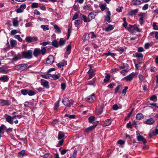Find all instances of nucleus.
<instances>
[{
	"instance_id": "nucleus-31",
	"label": "nucleus",
	"mask_w": 158,
	"mask_h": 158,
	"mask_svg": "<svg viewBox=\"0 0 158 158\" xmlns=\"http://www.w3.org/2000/svg\"><path fill=\"white\" fill-rule=\"evenodd\" d=\"M40 27L44 31L48 30L49 29L48 26L47 25H42Z\"/></svg>"
},
{
	"instance_id": "nucleus-6",
	"label": "nucleus",
	"mask_w": 158,
	"mask_h": 158,
	"mask_svg": "<svg viewBox=\"0 0 158 158\" xmlns=\"http://www.w3.org/2000/svg\"><path fill=\"white\" fill-rule=\"evenodd\" d=\"M62 102L64 105L69 107H70L72 104L69 99L65 96H64Z\"/></svg>"
},
{
	"instance_id": "nucleus-42",
	"label": "nucleus",
	"mask_w": 158,
	"mask_h": 158,
	"mask_svg": "<svg viewBox=\"0 0 158 158\" xmlns=\"http://www.w3.org/2000/svg\"><path fill=\"white\" fill-rule=\"evenodd\" d=\"M134 56L135 57H136L138 58H142L143 57V55L141 53H135L134 54Z\"/></svg>"
},
{
	"instance_id": "nucleus-45",
	"label": "nucleus",
	"mask_w": 158,
	"mask_h": 158,
	"mask_svg": "<svg viewBox=\"0 0 158 158\" xmlns=\"http://www.w3.org/2000/svg\"><path fill=\"white\" fill-rule=\"evenodd\" d=\"M25 40L28 43H30L32 42V37L29 36L26 37V38Z\"/></svg>"
},
{
	"instance_id": "nucleus-43",
	"label": "nucleus",
	"mask_w": 158,
	"mask_h": 158,
	"mask_svg": "<svg viewBox=\"0 0 158 158\" xmlns=\"http://www.w3.org/2000/svg\"><path fill=\"white\" fill-rule=\"evenodd\" d=\"M41 76L44 78L47 79L51 77V75L50 74L48 73L45 75H41Z\"/></svg>"
},
{
	"instance_id": "nucleus-49",
	"label": "nucleus",
	"mask_w": 158,
	"mask_h": 158,
	"mask_svg": "<svg viewBox=\"0 0 158 158\" xmlns=\"http://www.w3.org/2000/svg\"><path fill=\"white\" fill-rule=\"evenodd\" d=\"M52 45L55 47H57L59 45L58 42L56 40H54L52 43Z\"/></svg>"
},
{
	"instance_id": "nucleus-46",
	"label": "nucleus",
	"mask_w": 158,
	"mask_h": 158,
	"mask_svg": "<svg viewBox=\"0 0 158 158\" xmlns=\"http://www.w3.org/2000/svg\"><path fill=\"white\" fill-rule=\"evenodd\" d=\"M104 55H106L107 56H110L112 57H114L115 55V54L114 53H111L109 52H108L107 53H104Z\"/></svg>"
},
{
	"instance_id": "nucleus-35",
	"label": "nucleus",
	"mask_w": 158,
	"mask_h": 158,
	"mask_svg": "<svg viewBox=\"0 0 158 158\" xmlns=\"http://www.w3.org/2000/svg\"><path fill=\"white\" fill-rule=\"evenodd\" d=\"M17 33H19L20 34L21 33V32L20 30H12L11 32V35H14L17 34Z\"/></svg>"
},
{
	"instance_id": "nucleus-34",
	"label": "nucleus",
	"mask_w": 158,
	"mask_h": 158,
	"mask_svg": "<svg viewBox=\"0 0 158 158\" xmlns=\"http://www.w3.org/2000/svg\"><path fill=\"white\" fill-rule=\"evenodd\" d=\"M143 118V115L141 113L138 114L136 116V118L137 119L140 120Z\"/></svg>"
},
{
	"instance_id": "nucleus-47",
	"label": "nucleus",
	"mask_w": 158,
	"mask_h": 158,
	"mask_svg": "<svg viewBox=\"0 0 158 158\" xmlns=\"http://www.w3.org/2000/svg\"><path fill=\"white\" fill-rule=\"evenodd\" d=\"M95 117L94 116H91L89 117L88 120L89 122L91 123H93L95 120Z\"/></svg>"
},
{
	"instance_id": "nucleus-11",
	"label": "nucleus",
	"mask_w": 158,
	"mask_h": 158,
	"mask_svg": "<svg viewBox=\"0 0 158 158\" xmlns=\"http://www.w3.org/2000/svg\"><path fill=\"white\" fill-rule=\"evenodd\" d=\"M136 135V137L138 141H142L144 144L147 142L146 140L143 136L140 135L139 133H137Z\"/></svg>"
},
{
	"instance_id": "nucleus-18",
	"label": "nucleus",
	"mask_w": 158,
	"mask_h": 158,
	"mask_svg": "<svg viewBox=\"0 0 158 158\" xmlns=\"http://www.w3.org/2000/svg\"><path fill=\"white\" fill-rule=\"evenodd\" d=\"M141 1L140 0H132L131 4L133 5L138 6L140 5Z\"/></svg>"
},
{
	"instance_id": "nucleus-23",
	"label": "nucleus",
	"mask_w": 158,
	"mask_h": 158,
	"mask_svg": "<svg viewBox=\"0 0 158 158\" xmlns=\"http://www.w3.org/2000/svg\"><path fill=\"white\" fill-rule=\"evenodd\" d=\"M110 12L109 11H107L106 16L105 17V20L108 22H110Z\"/></svg>"
},
{
	"instance_id": "nucleus-54",
	"label": "nucleus",
	"mask_w": 158,
	"mask_h": 158,
	"mask_svg": "<svg viewBox=\"0 0 158 158\" xmlns=\"http://www.w3.org/2000/svg\"><path fill=\"white\" fill-rule=\"evenodd\" d=\"M80 23V20L78 19L76 20L74 22V25L76 27L78 26Z\"/></svg>"
},
{
	"instance_id": "nucleus-38",
	"label": "nucleus",
	"mask_w": 158,
	"mask_h": 158,
	"mask_svg": "<svg viewBox=\"0 0 158 158\" xmlns=\"http://www.w3.org/2000/svg\"><path fill=\"white\" fill-rule=\"evenodd\" d=\"M111 123V121L110 119H107L105 121L104 123L105 125L107 126L110 125Z\"/></svg>"
},
{
	"instance_id": "nucleus-61",
	"label": "nucleus",
	"mask_w": 158,
	"mask_h": 158,
	"mask_svg": "<svg viewBox=\"0 0 158 158\" xmlns=\"http://www.w3.org/2000/svg\"><path fill=\"white\" fill-rule=\"evenodd\" d=\"M127 71L126 70H123L120 72V73L123 76H125L127 73Z\"/></svg>"
},
{
	"instance_id": "nucleus-48",
	"label": "nucleus",
	"mask_w": 158,
	"mask_h": 158,
	"mask_svg": "<svg viewBox=\"0 0 158 158\" xmlns=\"http://www.w3.org/2000/svg\"><path fill=\"white\" fill-rule=\"evenodd\" d=\"M52 156L50 153H46L44 156V158H52Z\"/></svg>"
},
{
	"instance_id": "nucleus-58",
	"label": "nucleus",
	"mask_w": 158,
	"mask_h": 158,
	"mask_svg": "<svg viewBox=\"0 0 158 158\" xmlns=\"http://www.w3.org/2000/svg\"><path fill=\"white\" fill-rule=\"evenodd\" d=\"M27 94L29 96H32L35 95V92L32 90H29L27 91Z\"/></svg>"
},
{
	"instance_id": "nucleus-24",
	"label": "nucleus",
	"mask_w": 158,
	"mask_h": 158,
	"mask_svg": "<svg viewBox=\"0 0 158 158\" xmlns=\"http://www.w3.org/2000/svg\"><path fill=\"white\" fill-rule=\"evenodd\" d=\"M55 29V32L56 33H60L61 32V30L60 27L57 25L55 24L53 25Z\"/></svg>"
},
{
	"instance_id": "nucleus-2",
	"label": "nucleus",
	"mask_w": 158,
	"mask_h": 158,
	"mask_svg": "<svg viewBox=\"0 0 158 158\" xmlns=\"http://www.w3.org/2000/svg\"><path fill=\"white\" fill-rule=\"evenodd\" d=\"M65 135L63 132L60 131L59 132L58 135V139L59 140L58 143L57 144V146L59 147L62 145L65 139Z\"/></svg>"
},
{
	"instance_id": "nucleus-5",
	"label": "nucleus",
	"mask_w": 158,
	"mask_h": 158,
	"mask_svg": "<svg viewBox=\"0 0 158 158\" xmlns=\"http://www.w3.org/2000/svg\"><path fill=\"white\" fill-rule=\"evenodd\" d=\"M128 30L132 33H133L136 31L140 32L141 31V29L135 25H130Z\"/></svg>"
},
{
	"instance_id": "nucleus-12",
	"label": "nucleus",
	"mask_w": 158,
	"mask_h": 158,
	"mask_svg": "<svg viewBox=\"0 0 158 158\" xmlns=\"http://www.w3.org/2000/svg\"><path fill=\"white\" fill-rule=\"evenodd\" d=\"M89 69L88 72V73L89 75V78L88 79V80L92 78L94 75V72L92 70L91 65H89Z\"/></svg>"
},
{
	"instance_id": "nucleus-29",
	"label": "nucleus",
	"mask_w": 158,
	"mask_h": 158,
	"mask_svg": "<svg viewBox=\"0 0 158 158\" xmlns=\"http://www.w3.org/2000/svg\"><path fill=\"white\" fill-rule=\"evenodd\" d=\"M106 76L105 77L104 81L105 82H108L110 80V76L107 73H106Z\"/></svg>"
},
{
	"instance_id": "nucleus-63",
	"label": "nucleus",
	"mask_w": 158,
	"mask_h": 158,
	"mask_svg": "<svg viewBox=\"0 0 158 158\" xmlns=\"http://www.w3.org/2000/svg\"><path fill=\"white\" fill-rule=\"evenodd\" d=\"M25 153V151L23 150L22 151H21L19 152L18 153V156L19 157H21V156H23Z\"/></svg>"
},
{
	"instance_id": "nucleus-28",
	"label": "nucleus",
	"mask_w": 158,
	"mask_h": 158,
	"mask_svg": "<svg viewBox=\"0 0 158 158\" xmlns=\"http://www.w3.org/2000/svg\"><path fill=\"white\" fill-rule=\"evenodd\" d=\"M8 79V76L6 75H4L2 76L0 78V80L3 82L7 81Z\"/></svg>"
},
{
	"instance_id": "nucleus-33",
	"label": "nucleus",
	"mask_w": 158,
	"mask_h": 158,
	"mask_svg": "<svg viewBox=\"0 0 158 158\" xmlns=\"http://www.w3.org/2000/svg\"><path fill=\"white\" fill-rule=\"evenodd\" d=\"M81 19L83 20L85 22H90L88 18L87 19V17L83 15H81Z\"/></svg>"
},
{
	"instance_id": "nucleus-3",
	"label": "nucleus",
	"mask_w": 158,
	"mask_h": 158,
	"mask_svg": "<svg viewBox=\"0 0 158 158\" xmlns=\"http://www.w3.org/2000/svg\"><path fill=\"white\" fill-rule=\"evenodd\" d=\"M32 51L31 50L27 51H24L22 52V58L26 59H30L32 57Z\"/></svg>"
},
{
	"instance_id": "nucleus-62",
	"label": "nucleus",
	"mask_w": 158,
	"mask_h": 158,
	"mask_svg": "<svg viewBox=\"0 0 158 158\" xmlns=\"http://www.w3.org/2000/svg\"><path fill=\"white\" fill-rule=\"evenodd\" d=\"M123 8V6L118 7V8L116 9V10L118 12H122Z\"/></svg>"
},
{
	"instance_id": "nucleus-39",
	"label": "nucleus",
	"mask_w": 158,
	"mask_h": 158,
	"mask_svg": "<svg viewBox=\"0 0 158 158\" xmlns=\"http://www.w3.org/2000/svg\"><path fill=\"white\" fill-rule=\"evenodd\" d=\"M65 44V40L63 38H61L60 39V41L59 42L58 44L60 46H62L64 45Z\"/></svg>"
},
{
	"instance_id": "nucleus-40",
	"label": "nucleus",
	"mask_w": 158,
	"mask_h": 158,
	"mask_svg": "<svg viewBox=\"0 0 158 158\" xmlns=\"http://www.w3.org/2000/svg\"><path fill=\"white\" fill-rule=\"evenodd\" d=\"M22 58V56H21L20 55H18L17 56H15L13 59V60L15 61H17L21 59Z\"/></svg>"
},
{
	"instance_id": "nucleus-51",
	"label": "nucleus",
	"mask_w": 158,
	"mask_h": 158,
	"mask_svg": "<svg viewBox=\"0 0 158 158\" xmlns=\"http://www.w3.org/2000/svg\"><path fill=\"white\" fill-rule=\"evenodd\" d=\"M106 6V4L105 3L104 4H102L100 6V8L102 11H104Z\"/></svg>"
},
{
	"instance_id": "nucleus-16",
	"label": "nucleus",
	"mask_w": 158,
	"mask_h": 158,
	"mask_svg": "<svg viewBox=\"0 0 158 158\" xmlns=\"http://www.w3.org/2000/svg\"><path fill=\"white\" fill-rule=\"evenodd\" d=\"M144 15V14L143 13H140L138 15L139 16V23L141 25H142L143 22V21Z\"/></svg>"
},
{
	"instance_id": "nucleus-21",
	"label": "nucleus",
	"mask_w": 158,
	"mask_h": 158,
	"mask_svg": "<svg viewBox=\"0 0 158 158\" xmlns=\"http://www.w3.org/2000/svg\"><path fill=\"white\" fill-rule=\"evenodd\" d=\"M138 9L132 10H131L128 13V15L129 16H132L136 14L138 11Z\"/></svg>"
},
{
	"instance_id": "nucleus-52",
	"label": "nucleus",
	"mask_w": 158,
	"mask_h": 158,
	"mask_svg": "<svg viewBox=\"0 0 158 158\" xmlns=\"http://www.w3.org/2000/svg\"><path fill=\"white\" fill-rule=\"evenodd\" d=\"M38 3H37L34 2L31 5V6L32 8H36L38 7Z\"/></svg>"
},
{
	"instance_id": "nucleus-4",
	"label": "nucleus",
	"mask_w": 158,
	"mask_h": 158,
	"mask_svg": "<svg viewBox=\"0 0 158 158\" xmlns=\"http://www.w3.org/2000/svg\"><path fill=\"white\" fill-rule=\"evenodd\" d=\"M27 64H23L15 66V69L18 71H23L27 69Z\"/></svg>"
},
{
	"instance_id": "nucleus-22",
	"label": "nucleus",
	"mask_w": 158,
	"mask_h": 158,
	"mask_svg": "<svg viewBox=\"0 0 158 158\" xmlns=\"http://www.w3.org/2000/svg\"><path fill=\"white\" fill-rule=\"evenodd\" d=\"M67 62L66 61H64L63 62H60L57 64V66L59 68H61L64 65H67Z\"/></svg>"
},
{
	"instance_id": "nucleus-15",
	"label": "nucleus",
	"mask_w": 158,
	"mask_h": 158,
	"mask_svg": "<svg viewBox=\"0 0 158 158\" xmlns=\"http://www.w3.org/2000/svg\"><path fill=\"white\" fill-rule=\"evenodd\" d=\"M6 120L7 122L11 124H13L14 122L12 119V117L9 115L6 114Z\"/></svg>"
},
{
	"instance_id": "nucleus-19",
	"label": "nucleus",
	"mask_w": 158,
	"mask_h": 158,
	"mask_svg": "<svg viewBox=\"0 0 158 158\" xmlns=\"http://www.w3.org/2000/svg\"><path fill=\"white\" fill-rule=\"evenodd\" d=\"M155 121L152 118L147 119L145 121V123L147 124L151 125Z\"/></svg>"
},
{
	"instance_id": "nucleus-59",
	"label": "nucleus",
	"mask_w": 158,
	"mask_h": 158,
	"mask_svg": "<svg viewBox=\"0 0 158 158\" xmlns=\"http://www.w3.org/2000/svg\"><path fill=\"white\" fill-rule=\"evenodd\" d=\"M90 5H86L84 6L83 8L84 10H88L90 8Z\"/></svg>"
},
{
	"instance_id": "nucleus-30",
	"label": "nucleus",
	"mask_w": 158,
	"mask_h": 158,
	"mask_svg": "<svg viewBox=\"0 0 158 158\" xmlns=\"http://www.w3.org/2000/svg\"><path fill=\"white\" fill-rule=\"evenodd\" d=\"M103 112V109L102 107H100L98 109H96V114L98 115H100Z\"/></svg>"
},
{
	"instance_id": "nucleus-14",
	"label": "nucleus",
	"mask_w": 158,
	"mask_h": 158,
	"mask_svg": "<svg viewBox=\"0 0 158 158\" xmlns=\"http://www.w3.org/2000/svg\"><path fill=\"white\" fill-rule=\"evenodd\" d=\"M26 6L25 4L21 5L20 6V7L17 10V13H18L23 12L25 9Z\"/></svg>"
},
{
	"instance_id": "nucleus-27",
	"label": "nucleus",
	"mask_w": 158,
	"mask_h": 158,
	"mask_svg": "<svg viewBox=\"0 0 158 158\" xmlns=\"http://www.w3.org/2000/svg\"><path fill=\"white\" fill-rule=\"evenodd\" d=\"M95 127V126H90L85 130V132L87 133H88L89 132L91 131L93 129H94Z\"/></svg>"
},
{
	"instance_id": "nucleus-64",
	"label": "nucleus",
	"mask_w": 158,
	"mask_h": 158,
	"mask_svg": "<svg viewBox=\"0 0 158 158\" xmlns=\"http://www.w3.org/2000/svg\"><path fill=\"white\" fill-rule=\"evenodd\" d=\"M77 154V151L74 150L72 156L70 157L71 158H76Z\"/></svg>"
},
{
	"instance_id": "nucleus-57",
	"label": "nucleus",
	"mask_w": 158,
	"mask_h": 158,
	"mask_svg": "<svg viewBox=\"0 0 158 158\" xmlns=\"http://www.w3.org/2000/svg\"><path fill=\"white\" fill-rule=\"evenodd\" d=\"M50 42H45L41 43L40 44V45H42L43 46H44L47 45L49 44Z\"/></svg>"
},
{
	"instance_id": "nucleus-32",
	"label": "nucleus",
	"mask_w": 158,
	"mask_h": 158,
	"mask_svg": "<svg viewBox=\"0 0 158 158\" xmlns=\"http://www.w3.org/2000/svg\"><path fill=\"white\" fill-rule=\"evenodd\" d=\"M81 19L83 20L85 22H90L88 18L87 19V17L83 15H81Z\"/></svg>"
},
{
	"instance_id": "nucleus-25",
	"label": "nucleus",
	"mask_w": 158,
	"mask_h": 158,
	"mask_svg": "<svg viewBox=\"0 0 158 158\" xmlns=\"http://www.w3.org/2000/svg\"><path fill=\"white\" fill-rule=\"evenodd\" d=\"M41 85L44 87L48 89L49 88L48 82L46 81H42L41 82Z\"/></svg>"
},
{
	"instance_id": "nucleus-10",
	"label": "nucleus",
	"mask_w": 158,
	"mask_h": 158,
	"mask_svg": "<svg viewBox=\"0 0 158 158\" xmlns=\"http://www.w3.org/2000/svg\"><path fill=\"white\" fill-rule=\"evenodd\" d=\"M157 134H158V130L156 128L152 129L150 130L149 134V138H151L152 136Z\"/></svg>"
},
{
	"instance_id": "nucleus-26",
	"label": "nucleus",
	"mask_w": 158,
	"mask_h": 158,
	"mask_svg": "<svg viewBox=\"0 0 158 158\" xmlns=\"http://www.w3.org/2000/svg\"><path fill=\"white\" fill-rule=\"evenodd\" d=\"M89 35L88 33L85 34L83 36V41H85L86 40H88L89 39Z\"/></svg>"
},
{
	"instance_id": "nucleus-37",
	"label": "nucleus",
	"mask_w": 158,
	"mask_h": 158,
	"mask_svg": "<svg viewBox=\"0 0 158 158\" xmlns=\"http://www.w3.org/2000/svg\"><path fill=\"white\" fill-rule=\"evenodd\" d=\"M114 29V27L113 25H109L106 28L105 30L107 31H109Z\"/></svg>"
},
{
	"instance_id": "nucleus-9",
	"label": "nucleus",
	"mask_w": 158,
	"mask_h": 158,
	"mask_svg": "<svg viewBox=\"0 0 158 158\" xmlns=\"http://www.w3.org/2000/svg\"><path fill=\"white\" fill-rule=\"evenodd\" d=\"M54 57L52 55H50L47 59L46 64L48 65L54 63Z\"/></svg>"
},
{
	"instance_id": "nucleus-8",
	"label": "nucleus",
	"mask_w": 158,
	"mask_h": 158,
	"mask_svg": "<svg viewBox=\"0 0 158 158\" xmlns=\"http://www.w3.org/2000/svg\"><path fill=\"white\" fill-rule=\"evenodd\" d=\"M96 99V97L94 94H92L85 98V100L88 102L92 103Z\"/></svg>"
},
{
	"instance_id": "nucleus-13",
	"label": "nucleus",
	"mask_w": 158,
	"mask_h": 158,
	"mask_svg": "<svg viewBox=\"0 0 158 158\" xmlns=\"http://www.w3.org/2000/svg\"><path fill=\"white\" fill-rule=\"evenodd\" d=\"M10 103V102L8 100L0 99V106L9 105Z\"/></svg>"
},
{
	"instance_id": "nucleus-50",
	"label": "nucleus",
	"mask_w": 158,
	"mask_h": 158,
	"mask_svg": "<svg viewBox=\"0 0 158 158\" xmlns=\"http://www.w3.org/2000/svg\"><path fill=\"white\" fill-rule=\"evenodd\" d=\"M52 77L54 80H56L59 79L60 77V74H58L56 75H52Z\"/></svg>"
},
{
	"instance_id": "nucleus-1",
	"label": "nucleus",
	"mask_w": 158,
	"mask_h": 158,
	"mask_svg": "<svg viewBox=\"0 0 158 158\" xmlns=\"http://www.w3.org/2000/svg\"><path fill=\"white\" fill-rule=\"evenodd\" d=\"M46 50L45 48H42L41 50L40 48H36L35 49L33 52V55L35 57H37L41 54L44 55L46 52Z\"/></svg>"
},
{
	"instance_id": "nucleus-44",
	"label": "nucleus",
	"mask_w": 158,
	"mask_h": 158,
	"mask_svg": "<svg viewBox=\"0 0 158 158\" xmlns=\"http://www.w3.org/2000/svg\"><path fill=\"white\" fill-rule=\"evenodd\" d=\"M96 81V79L94 78L92 81H88L87 83V84L88 85H93L94 83Z\"/></svg>"
},
{
	"instance_id": "nucleus-55",
	"label": "nucleus",
	"mask_w": 158,
	"mask_h": 158,
	"mask_svg": "<svg viewBox=\"0 0 158 158\" xmlns=\"http://www.w3.org/2000/svg\"><path fill=\"white\" fill-rule=\"evenodd\" d=\"M16 41L14 40H12L10 41V44L11 47L14 46L15 44Z\"/></svg>"
},
{
	"instance_id": "nucleus-20",
	"label": "nucleus",
	"mask_w": 158,
	"mask_h": 158,
	"mask_svg": "<svg viewBox=\"0 0 158 158\" xmlns=\"http://www.w3.org/2000/svg\"><path fill=\"white\" fill-rule=\"evenodd\" d=\"M13 26L15 27H17L19 25V22L17 18H13L12 20Z\"/></svg>"
},
{
	"instance_id": "nucleus-53",
	"label": "nucleus",
	"mask_w": 158,
	"mask_h": 158,
	"mask_svg": "<svg viewBox=\"0 0 158 158\" xmlns=\"http://www.w3.org/2000/svg\"><path fill=\"white\" fill-rule=\"evenodd\" d=\"M28 90L26 89H22L21 91V93L23 95H26L27 94Z\"/></svg>"
},
{
	"instance_id": "nucleus-36",
	"label": "nucleus",
	"mask_w": 158,
	"mask_h": 158,
	"mask_svg": "<svg viewBox=\"0 0 158 158\" xmlns=\"http://www.w3.org/2000/svg\"><path fill=\"white\" fill-rule=\"evenodd\" d=\"M71 49V46L70 45H69L66 48V53H67L68 55L70 54Z\"/></svg>"
},
{
	"instance_id": "nucleus-60",
	"label": "nucleus",
	"mask_w": 158,
	"mask_h": 158,
	"mask_svg": "<svg viewBox=\"0 0 158 158\" xmlns=\"http://www.w3.org/2000/svg\"><path fill=\"white\" fill-rule=\"evenodd\" d=\"M65 116L66 117H68L70 118H74L75 117V115H69L68 114H66L65 115Z\"/></svg>"
},
{
	"instance_id": "nucleus-7",
	"label": "nucleus",
	"mask_w": 158,
	"mask_h": 158,
	"mask_svg": "<svg viewBox=\"0 0 158 158\" xmlns=\"http://www.w3.org/2000/svg\"><path fill=\"white\" fill-rule=\"evenodd\" d=\"M135 75V73H132L127 76L124 77L122 79V80H124L126 81H131L134 77Z\"/></svg>"
},
{
	"instance_id": "nucleus-56",
	"label": "nucleus",
	"mask_w": 158,
	"mask_h": 158,
	"mask_svg": "<svg viewBox=\"0 0 158 158\" xmlns=\"http://www.w3.org/2000/svg\"><path fill=\"white\" fill-rule=\"evenodd\" d=\"M15 38L17 39L20 42H21L22 41V38L20 37V36L19 35H15L14 36Z\"/></svg>"
},
{
	"instance_id": "nucleus-17",
	"label": "nucleus",
	"mask_w": 158,
	"mask_h": 158,
	"mask_svg": "<svg viewBox=\"0 0 158 158\" xmlns=\"http://www.w3.org/2000/svg\"><path fill=\"white\" fill-rule=\"evenodd\" d=\"M96 13L95 12H93L89 13L88 16V18L89 21H90L92 19H94L96 15L95 14Z\"/></svg>"
},
{
	"instance_id": "nucleus-41",
	"label": "nucleus",
	"mask_w": 158,
	"mask_h": 158,
	"mask_svg": "<svg viewBox=\"0 0 158 158\" xmlns=\"http://www.w3.org/2000/svg\"><path fill=\"white\" fill-rule=\"evenodd\" d=\"M60 100H58L55 104V106L54 107V109L55 110H56L58 107L59 106V103H60Z\"/></svg>"
}]
</instances>
